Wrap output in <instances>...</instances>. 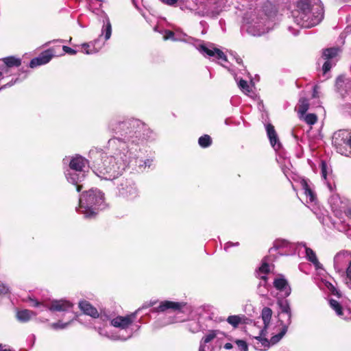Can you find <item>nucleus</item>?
<instances>
[{
  "instance_id": "f704fd0d",
  "label": "nucleus",
  "mask_w": 351,
  "mask_h": 351,
  "mask_svg": "<svg viewBox=\"0 0 351 351\" xmlns=\"http://www.w3.org/2000/svg\"><path fill=\"white\" fill-rule=\"evenodd\" d=\"M332 67V64L330 60H326V62L324 63L322 66V71L323 73L326 74L327 72H328Z\"/></svg>"
},
{
  "instance_id": "5701e85b",
  "label": "nucleus",
  "mask_w": 351,
  "mask_h": 351,
  "mask_svg": "<svg viewBox=\"0 0 351 351\" xmlns=\"http://www.w3.org/2000/svg\"><path fill=\"white\" fill-rule=\"evenodd\" d=\"M306 256L308 261L315 267H319L320 263L317 258L315 252L310 247H306Z\"/></svg>"
},
{
  "instance_id": "6ab92c4d",
  "label": "nucleus",
  "mask_w": 351,
  "mask_h": 351,
  "mask_svg": "<svg viewBox=\"0 0 351 351\" xmlns=\"http://www.w3.org/2000/svg\"><path fill=\"white\" fill-rule=\"evenodd\" d=\"M309 108V101L308 99L305 97H302L299 100L298 105V112L300 114L299 118L302 119V118L305 115L306 112L308 111Z\"/></svg>"
},
{
  "instance_id": "aec40b11",
  "label": "nucleus",
  "mask_w": 351,
  "mask_h": 351,
  "mask_svg": "<svg viewBox=\"0 0 351 351\" xmlns=\"http://www.w3.org/2000/svg\"><path fill=\"white\" fill-rule=\"evenodd\" d=\"M36 314L33 311L27 309L19 311L16 313L18 320L23 322L29 321Z\"/></svg>"
},
{
  "instance_id": "3c124183",
  "label": "nucleus",
  "mask_w": 351,
  "mask_h": 351,
  "mask_svg": "<svg viewBox=\"0 0 351 351\" xmlns=\"http://www.w3.org/2000/svg\"><path fill=\"white\" fill-rule=\"evenodd\" d=\"M97 1H99V2H102L104 0H96Z\"/></svg>"
},
{
  "instance_id": "b1692460",
  "label": "nucleus",
  "mask_w": 351,
  "mask_h": 351,
  "mask_svg": "<svg viewBox=\"0 0 351 351\" xmlns=\"http://www.w3.org/2000/svg\"><path fill=\"white\" fill-rule=\"evenodd\" d=\"M243 315H230L227 318V322L234 328H237L243 322Z\"/></svg>"
},
{
  "instance_id": "2f4dec72",
  "label": "nucleus",
  "mask_w": 351,
  "mask_h": 351,
  "mask_svg": "<svg viewBox=\"0 0 351 351\" xmlns=\"http://www.w3.org/2000/svg\"><path fill=\"white\" fill-rule=\"evenodd\" d=\"M103 33H104L105 40H108L112 34V26L109 20L107 21L106 24L104 27Z\"/></svg>"
},
{
  "instance_id": "c03bdc74",
  "label": "nucleus",
  "mask_w": 351,
  "mask_h": 351,
  "mask_svg": "<svg viewBox=\"0 0 351 351\" xmlns=\"http://www.w3.org/2000/svg\"><path fill=\"white\" fill-rule=\"evenodd\" d=\"M345 214L346 216L349 217H351V206L348 208L346 210H345Z\"/></svg>"
},
{
  "instance_id": "9b49d317",
  "label": "nucleus",
  "mask_w": 351,
  "mask_h": 351,
  "mask_svg": "<svg viewBox=\"0 0 351 351\" xmlns=\"http://www.w3.org/2000/svg\"><path fill=\"white\" fill-rule=\"evenodd\" d=\"M198 49L201 53H206L209 57L216 56L217 59L227 61V57L225 53L218 48L213 47L210 49L204 45H200Z\"/></svg>"
},
{
  "instance_id": "49530a36",
  "label": "nucleus",
  "mask_w": 351,
  "mask_h": 351,
  "mask_svg": "<svg viewBox=\"0 0 351 351\" xmlns=\"http://www.w3.org/2000/svg\"><path fill=\"white\" fill-rule=\"evenodd\" d=\"M318 95H317V91L316 90V87L315 86L314 87V90H313V95H312V97L313 98H316L317 97Z\"/></svg>"
},
{
  "instance_id": "412c9836",
  "label": "nucleus",
  "mask_w": 351,
  "mask_h": 351,
  "mask_svg": "<svg viewBox=\"0 0 351 351\" xmlns=\"http://www.w3.org/2000/svg\"><path fill=\"white\" fill-rule=\"evenodd\" d=\"M339 52V47H330L326 48L323 50L322 52V58L324 60H330L332 58L337 56L338 53Z\"/></svg>"
},
{
  "instance_id": "e433bc0d",
  "label": "nucleus",
  "mask_w": 351,
  "mask_h": 351,
  "mask_svg": "<svg viewBox=\"0 0 351 351\" xmlns=\"http://www.w3.org/2000/svg\"><path fill=\"white\" fill-rule=\"evenodd\" d=\"M62 50L63 51H64L65 53L69 54V55H75L77 53V51L68 47V46H65L64 45L62 47Z\"/></svg>"
},
{
  "instance_id": "7c9ffc66",
  "label": "nucleus",
  "mask_w": 351,
  "mask_h": 351,
  "mask_svg": "<svg viewBox=\"0 0 351 351\" xmlns=\"http://www.w3.org/2000/svg\"><path fill=\"white\" fill-rule=\"evenodd\" d=\"M84 52L86 54H92L97 52L92 43H84L82 45Z\"/></svg>"
},
{
  "instance_id": "09e8293b",
  "label": "nucleus",
  "mask_w": 351,
  "mask_h": 351,
  "mask_svg": "<svg viewBox=\"0 0 351 351\" xmlns=\"http://www.w3.org/2000/svg\"><path fill=\"white\" fill-rule=\"evenodd\" d=\"M12 84H10L9 83H8V84H5L3 86L1 87V88H0V90H1V89H3V88H5L7 86H12Z\"/></svg>"
},
{
  "instance_id": "4c0bfd02",
  "label": "nucleus",
  "mask_w": 351,
  "mask_h": 351,
  "mask_svg": "<svg viewBox=\"0 0 351 351\" xmlns=\"http://www.w3.org/2000/svg\"><path fill=\"white\" fill-rule=\"evenodd\" d=\"M327 165L324 161L321 162V170L322 176L326 179L327 176Z\"/></svg>"
},
{
  "instance_id": "7ed1b4c3",
  "label": "nucleus",
  "mask_w": 351,
  "mask_h": 351,
  "mask_svg": "<svg viewBox=\"0 0 351 351\" xmlns=\"http://www.w3.org/2000/svg\"><path fill=\"white\" fill-rule=\"evenodd\" d=\"M144 308H145V306L138 308L136 311L130 315L126 316H117L110 320V325L120 330L119 334H110L105 329L99 328L98 330L99 335L112 340L125 341L130 339L133 334V330L130 327L136 318L138 313Z\"/></svg>"
},
{
  "instance_id": "58836bf2",
  "label": "nucleus",
  "mask_w": 351,
  "mask_h": 351,
  "mask_svg": "<svg viewBox=\"0 0 351 351\" xmlns=\"http://www.w3.org/2000/svg\"><path fill=\"white\" fill-rule=\"evenodd\" d=\"M346 77L343 75H340L339 76L337 80H336V84L338 88H341L342 87V84L345 82L346 81Z\"/></svg>"
},
{
  "instance_id": "f3484780",
  "label": "nucleus",
  "mask_w": 351,
  "mask_h": 351,
  "mask_svg": "<svg viewBox=\"0 0 351 351\" xmlns=\"http://www.w3.org/2000/svg\"><path fill=\"white\" fill-rule=\"evenodd\" d=\"M270 272V265L267 263V258L265 257L262 260L261 265L258 267V269L256 271L257 276L261 279L266 281L267 278L266 274Z\"/></svg>"
},
{
  "instance_id": "4468645a",
  "label": "nucleus",
  "mask_w": 351,
  "mask_h": 351,
  "mask_svg": "<svg viewBox=\"0 0 351 351\" xmlns=\"http://www.w3.org/2000/svg\"><path fill=\"white\" fill-rule=\"evenodd\" d=\"M87 163V160L82 156L73 158L69 162L71 169L75 171L82 172Z\"/></svg>"
},
{
  "instance_id": "8fccbe9b",
  "label": "nucleus",
  "mask_w": 351,
  "mask_h": 351,
  "mask_svg": "<svg viewBox=\"0 0 351 351\" xmlns=\"http://www.w3.org/2000/svg\"><path fill=\"white\" fill-rule=\"evenodd\" d=\"M122 124L123 125V126H128V125H131V123L128 121L123 122Z\"/></svg>"
},
{
  "instance_id": "393cba45",
  "label": "nucleus",
  "mask_w": 351,
  "mask_h": 351,
  "mask_svg": "<svg viewBox=\"0 0 351 351\" xmlns=\"http://www.w3.org/2000/svg\"><path fill=\"white\" fill-rule=\"evenodd\" d=\"M212 138L208 134H204L200 136L198 139V143L201 147L206 148L211 145Z\"/></svg>"
},
{
  "instance_id": "a211bd4d",
  "label": "nucleus",
  "mask_w": 351,
  "mask_h": 351,
  "mask_svg": "<svg viewBox=\"0 0 351 351\" xmlns=\"http://www.w3.org/2000/svg\"><path fill=\"white\" fill-rule=\"evenodd\" d=\"M302 189L304 191V194L309 197L311 202H313L315 199V194L310 187L307 180L306 179H302L300 182Z\"/></svg>"
},
{
  "instance_id": "9d476101",
  "label": "nucleus",
  "mask_w": 351,
  "mask_h": 351,
  "mask_svg": "<svg viewBox=\"0 0 351 351\" xmlns=\"http://www.w3.org/2000/svg\"><path fill=\"white\" fill-rule=\"evenodd\" d=\"M73 307V304L66 300H55L51 302L49 309L51 311H68Z\"/></svg>"
},
{
  "instance_id": "a19ab883",
  "label": "nucleus",
  "mask_w": 351,
  "mask_h": 351,
  "mask_svg": "<svg viewBox=\"0 0 351 351\" xmlns=\"http://www.w3.org/2000/svg\"><path fill=\"white\" fill-rule=\"evenodd\" d=\"M163 3L167 4L168 5H175L178 0H160Z\"/></svg>"
},
{
  "instance_id": "cd10ccee",
  "label": "nucleus",
  "mask_w": 351,
  "mask_h": 351,
  "mask_svg": "<svg viewBox=\"0 0 351 351\" xmlns=\"http://www.w3.org/2000/svg\"><path fill=\"white\" fill-rule=\"evenodd\" d=\"M329 303H330V307L333 310L335 311V312L338 316L343 315V311H342L341 306L337 301H336L333 299H331V300H330Z\"/></svg>"
},
{
  "instance_id": "ddd939ff",
  "label": "nucleus",
  "mask_w": 351,
  "mask_h": 351,
  "mask_svg": "<svg viewBox=\"0 0 351 351\" xmlns=\"http://www.w3.org/2000/svg\"><path fill=\"white\" fill-rule=\"evenodd\" d=\"M225 334L219 330H210L206 334L202 339L200 343L199 351H206V344L210 342L213 339L218 338L220 339L223 337Z\"/></svg>"
},
{
  "instance_id": "1a4fd4ad",
  "label": "nucleus",
  "mask_w": 351,
  "mask_h": 351,
  "mask_svg": "<svg viewBox=\"0 0 351 351\" xmlns=\"http://www.w3.org/2000/svg\"><path fill=\"white\" fill-rule=\"evenodd\" d=\"M52 51L47 49L42 52L38 57L31 60L29 66L31 68L36 67L37 66L45 64L48 63L52 58Z\"/></svg>"
},
{
  "instance_id": "603ef678",
  "label": "nucleus",
  "mask_w": 351,
  "mask_h": 351,
  "mask_svg": "<svg viewBox=\"0 0 351 351\" xmlns=\"http://www.w3.org/2000/svg\"><path fill=\"white\" fill-rule=\"evenodd\" d=\"M1 75H2V72L0 71V77H1Z\"/></svg>"
},
{
  "instance_id": "f257e3e1",
  "label": "nucleus",
  "mask_w": 351,
  "mask_h": 351,
  "mask_svg": "<svg viewBox=\"0 0 351 351\" xmlns=\"http://www.w3.org/2000/svg\"><path fill=\"white\" fill-rule=\"evenodd\" d=\"M280 313V328L273 326L271 322L272 311L270 308L264 307L261 315L258 317L253 326V335L255 341L254 346L256 350L263 351L270 347L271 345L277 343L286 334L288 326L291 322V308L287 300L278 302Z\"/></svg>"
},
{
  "instance_id": "6e6552de",
  "label": "nucleus",
  "mask_w": 351,
  "mask_h": 351,
  "mask_svg": "<svg viewBox=\"0 0 351 351\" xmlns=\"http://www.w3.org/2000/svg\"><path fill=\"white\" fill-rule=\"evenodd\" d=\"M186 306L184 302H173L165 300L160 303L159 306L155 308L156 312H164L171 310L174 312L183 313V309Z\"/></svg>"
},
{
  "instance_id": "bb28decb",
  "label": "nucleus",
  "mask_w": 351,
  "mask_h": 351,
  "mask_svg": "<svg viewBox=\"0 0 351 351\" xmlns=\"http://www.w3.org/2000/svg\"><path fill=\"white\" fill-rule=\"evenodd\" d=\"M302 119L308 125H314L317 121V116L314 113L305 114Z\"/></svg>"
},
{
  "instance_id": "de8ad7c7",
  "label": "nucleus",
  "mask_w": 351,
  "mask_h": 351,
  "mask_svg": "<svg viewBox=\"0 0 351 351\" xmlns=\"http://www.w3.org/2000/svg\"><path fill=\"white\" fill-rule=\"evenodd\" d=\"M32 302H33L32 306H38L40 304L38 301H36V300H32Z\"/></svg>"
},
{
  "instance_id": "4be33fe9",
  "label": "nucleus",
  "mask_w": 351,
  "mask_h": 351,
  "mask_svg": "<svg viewBox=\"0 0 351 351\" xmlns=\"http://www.w3.org/2000/svg\"><path fill=\"white\" fill-rule=\"evenodd\" d=\"M3 62L7 67L19 66L21 64V60L14 56H8L3 59Z\"/></svg>"
},
{
  "instance_id": "473e14b6",
  "label": "nucleus",
  "mask_w": 351,
  "mask_h": 351,
  "mask_svg": "<svg viewBox=\"0 0 351 351\" xmlns=\"http://www.w3.org/2000/svg\"><path fill=\"white\" fill-rule=\"evenodd\" d=\"M69 324L70 322L62 323L59 321L58 322L51 324L50 327L54 330H60L66 328Z\"/></svg>"
},
{
  "instance_id": "ea45409f",
  "label": "nucleus",
  "mask_w": 351,
  "mask_h": 351,
  "mask_svg": "<svg viewBox=\"0 0 351 351\" xmlns=\"http://www.w3.org/2000/svg\"><path fill=\"white\" fill-rule=\"evenodd\" d=\"M330 291L332 295H337L338 298L341 297V293L338 290L337 287H334V286L330 287Z\"/></svg>"
},
{
  "instance_id": "c756f323",
  "label": "nucleus",
  "mask_w": 351,
  "mask_h": 351,
  "mask_svg": "<svg viewBox=\"0 0 351 351\" xmlns=\"http://www.w3.org/2000/svg\"><path fill=\"white\" fill-rule=\"evenodd\" d=\"M238 86L239 88L245 94L250 93L251 92V88L248 85L247 82L243 79H241L239 80Z\"/></svg>"
},
{
  "instance_id": "c9c22d12",
  "label": "nucleus",
  "mask_w": 351,
  "mask_h": 351,
  "mask_svg": "<svg viewBox=\"0 0 351 351\" xmlns=\"http://www.w3.org/2000/svg\"><path fill=\"white\" fill-rule=\"evenodd\" d=\"M175 36V33L171 30H166L165 32V34L163 36L164 40L173 39Z\"/></svg>"
},
{
  "instance_id": "dca6fc26",
  "label": "nucleus",
  "mask_w": 351,
  "mask_h": 351,
  "mask_svg": "<svg viewBox=\"0 0 351 351\" xmlns=\"http://www.w3.org/2000/svg\"><path fill=\"white\" fill-rule=\"evenodd\" d=\"M79 307L86 315H90L92 317H97L99 316L97 310L87 301H81L79 303Z\"/></svg>"
},
{
  "instance_id": "423d86ee",
  "label": "nucleus",
  "mask_w": 351,
  "mask_h": 351,
  "mask_svg": "<svg viewBox=\"0 0 351 351\" xmlns=\"http://www.w3.org/2000/svg\"><path fill=\"white\" fill-rule=\"evenodd\" d=\"M332 145L337 152L341 155L351 156V130H339L336 132L332 137Z\"/></svg>"
},
{
  "instance_id": "a878e982",
  "label": "nucleus",
  "mask_w": 351,
  "mask_h": 351,
  "mask_svg": "<svg viewBox=\"0 0 351 351\" xmlns=\"http://www.w3.org/2000/svg\"><path fill=\"white\" fill-rule=\"evenodd\" d=\"M84 178V173H82L81 176L76 175V174L71 175L70 178L71 180L72 183L73 184L76 185V190L77 192H80L83 188L82 185L78 184V182H81Z\"/></svg>"
},
{
  "instance_id": "f8f14e48",
  "label": "nucleus",
  "mask_w": 351,
  "mask_h": 351,
  "mask_svg": "<svg viewBox=\"0 0 351 351\" xmlns=\"http://www.w3.org/2000/svg\"><path fill=\"white\" fill-rule=\"evenodd\" d=\"M269 291L274 298L279 300H282L283 298L287 297L291 293V287H270Z\"/></svg>"
},
{
  "instance_id": "20e7f679",
  "label": "nucleus",
  "mask_w": 351,
  "mask_h": 351,
  "mask_svg": "<svg viewBox=\"0 0 351 351\" xmlns=\"http://www.w3.org/2000/svg\"><path fill=\"white\" fill-rule=\"evenodd\" d=\"M93 171L99 178L112 180L121 174V169L116 159L112 156L101 153L95 159L93 165Z\"/></svg>"
},
{
  "instance_id": "39448f33",
  "label": "nucleus",
  "mask_w": 351,
  "mask_h": 351,
  "mask_svg": "<svg viewBox=\"0 0 351 351\" xmlns=\"http://www.w3.org/2000/svg\"><path fill=\"white\" fill-rule=\"evenodd\" d=\"M104 201V194L97 189H91L83 192L79 199V206L86 217H95L97 215L95 206Z\"/></svg>"
},
{
  "instance_id": "c85d7f7f",
  "label": "nucleus",
  "mask_w": 351,
  "mask_h": 351,
  "mask_svg": "<svg viewBox=\"0 0 351 351\" xmlns=\"http://www.w3.org/2000/svg\"><path fill=\"white\" fill-rule=\"evenodd\" d=\"M288 280L282 274H278L274 280L273 285H288Z\"/></svg>"
},
{
  "instance_id": "0eeeda50",
  "label": "nucleus",
  "mask_w": 351,
  "mask_h": 351,
  "mask_svg": "<svg viewBox=\"0 0 351 351\" xmlns=\"http://www.w3.org/2000/svg\"><path fill=\"white\" fill-rule=\"evenodd\" d=\"M119 196L129 201L134 200L138 196L136 186L128 180L119 185Z\"/></svg>"
},
{
  "instance_id": "f03ea898",
  "label": "nucleus",
  "mask_w": 351,
  "mask_h": 351,
  "mask_svg": "<svg viewBox=\"0 0 351 351\" xmlns=\"http://www.w3.org/2000/svg\"><path fill=\"white\" fill-rule=\"evenodd\" d=\"M297 8L295 21L302 27L317 25L324 18V8L319 0H300Z\"/></svg>"
},
{
  "instance_id": "72a5a7b5",
  "label": "nucleus",
  "mask_w": 351,
  "mask_h": 351,
  "mask_svg": "<svg viewBox=\"0 0 351 351\" xmlns=\"http://www.w3.org/2000/svg\"><path fill=\"white\" fill-rule=\"evenodd\" d=\"M234 342L237 346L239 351H248V346L245 341L237 339Z\"/></svg>"
},
{
  "instance_id": "79ce46f5",
  "label": "nucleus",
  "mask_w": 351,
  "mask_h": 351,
  "mask_svg": "<svg viewBox=\"0 0 351 351\" xmlns=\"http://www.w3.org/2000/svg\"><path fill=\"white\" fill-rule=\"evenodd\" d=\"M346 276L348 278L351 280V261L349 263V265L346 269Z\"/></svg>"
},
{
  "instance_id": "2eb2a0df",
  "label": "nucleus",
  "mask_w": 351,
  "mask_h": 351,
  "mask_svg": "<svg viewBox=\"0 0 351 351\" xmlns=\"http://www.w3.org/2000/svg\"><path fill=\"white\" fill-rule=\"evenodd\" d=\"M266 131L267 136L269 139L271 145L275 148L277 145L278 148L280 147L279 140L274 126L271 123H268L266 125Z\"/></svg>"
},
{
  "instance_id": "864d4df0",
  "label": "nucleus",
  "mask_w": 351,
  "mask_h": 351,
  "mask_svg": "<svg viewBox=\"0 0 351 351\" xmlns=\"http://www.w3.org/2000/svg\"><path fill=\"white\" fill-rule=\"evenodd\" d=\"M154 303H151L149 306H152Z\"/></svg>"
},
{
  "instance_id": "a18cd8bd",
  "label": "nucleus",
  "mask_w": 351,
  "mask_h": 351,
  "mask_svg": "<svg viewBox=\"0 0 351 351\" xmlns=\"http://www.w3.org/2000/svg\"><path fill=\"white\" fill-rule=\"evenodd\" d=\"M233 348L232 343H226L225 345H224V348L226 349V350H230Z\"/></svg>"
},
{
  "instance_id": "37998d69",
  "label": "nucleus",
  "mask_w": 351,
  "mask_h": 351,
  "mask_svg": "<svg viewBox=\"0 0 351 351\" xmlns=\"http://www.w3.org/2000/svg\"><path fill=\"white\" fill-rule=\"evenodd\" d=\"M8 291V289L7 287L3 286L0 287V294H5Z\"/></svg>"
}]
</instances>
